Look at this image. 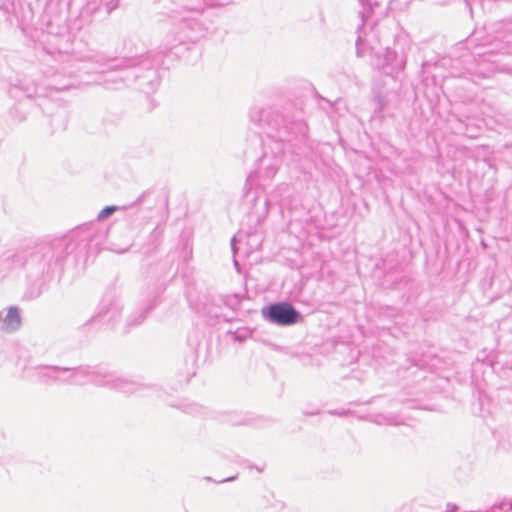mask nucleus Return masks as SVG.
Masks as SVG:
<instances>
[{"mask_svg":"<svg viewBox=\"0 0 512 512\" xmlns=\"http://www.w3.org/2000/svg\"><path fill=\"white\" fill-rule=\"evenodd\" d=\"M21 324V318L19 311L16 308H10L6 318H5V326L7 330H14L18 328Z\"/></svg>","mask_w":512,"mask_h":512,"instance_id":"f03ea898","label":"nucleus"},{"mask_svg":"<svg viewBox=\"0 0 512 512\" xmlns=\"http://www.w3.org/2000/svg\"><path fill=\"white\" fill-rule=\"evenodd\" d=\"M269 319L279 325H291L298 321L300 315L289 303H276L268 307Z\"/></svg>","mask_w":512,"mask_h":512,"instance_id":"f257e3e1","label":"nucleus"},{"mask_svg":"<svg viewBox=\"0 0 512 512\" xmlns=\"http://www.w3.org/2000/svg\"><path fill=\"white\" fill-rule=\"evenodd\" d=\"M115 211H116L115 206H107L99 212L98 219L104 220L107 217H109L111 214H113Z\"/></svg>","mask_w":512,"mask_h":512,"instance_id":"7ed1b4c3","label":"nucleus"}]
</instances>
